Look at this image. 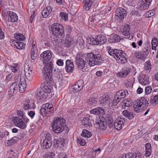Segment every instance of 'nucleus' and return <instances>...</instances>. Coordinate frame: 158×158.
<instances>
[{
  "label": "nucleus",
  "mask_w": 158,
  "mask_h": 158,
  "mask_svg": "<svg viewBox=\"0 0 158 158\" xmlns=\"http://www.w3.org/2000/svg\"><path fill=\"white\" fill-rule=\"evenodd\" d=\"M19 82L18 83H13L9 87L8 90L9 94L10 96H12L15 91H17L19 87V91L21 93L23 92L26 88V83L24 77L20 76L18 77Z\"/></svg>",
  "instance_id": "obj_1"
},
{
  "label": "nucleus",
  "mask_w": 158,
  "mask_h": 158,
  "mask_svg": "<svg viewBox=\"0 0 158 158\" xmlns=\"http://www.w3.org/2000/svg\"><path fill=\"white\" fill-rule=\"evenodd\" d=\"M106 49L109 54L113 56L118 63L124 64L127 62V60L125 57L126 54L122 50L112 49L110 46L106 47Z\"/></svg>",
  "instance_id": "obj_2"
},
{
  "label": "nucleus",
  "mask_w": 158,
  "mask_h": 158,
  "mask_svg": "<svg viewBox=\"0 0 158 158\" xmlns=\"http://www.w3.org/2000/svg\"><path fill=\"white\" fill-rule=\"evenodd\" d=\"M65 121L62 118H55L52 124L53 131L56 133H59L64 130L68 132L69 129L66 125H64Z\"/></svg>",
  "instance_id": "obj_3"
},
{
  "label": "nucleus",
  "mask_w": 158,
  "mask_h": 158,
  "mask_svg": "<svg viewBox=\"0 0 158 158\" xmlns=\"http://www.w3.org/2000/svg\"><path fill=\"white\" fill-rule=\"evenodd\" d=\"M86 59L89 65L91 66L94 65H100L103 62L101 55L98 54H94L90 52L87 54Z\"/></svg>",
  "instance_id": "obj_4"
},
{
  "label": "nucleus",
  "mask_w": 158,
  "mask_h": 158,
  "mask_svg": "<svg viewBox=\"0 0 158 158\" xmlns=\"http://www.w3.org/2000/svg\"><path fill=\"white\" fill-rule=\"evenodd\" d=\"M151 50L150 43L147 42L144 44L142 51L135 52V55L137 59L141 60H144L147 57Z\"/></svg>",
  "instance_id": "obj_5"
},
{
  "label": "nucleus",
  "mask_w": 158,
  "mask_h": 158,
  "mask_svg": "<svg viewBox=\"0 0 158 158\" xmlns=\"http://www.w3.org/2000/svg\"><path fill=\"white\" fill-rule=\"evenodd\" d=\"M53 62H50L48 63L45 64L42 71V75L44 79L47 81H50L51 80L52 71L54 69Z\"/></svg>",
  "instance_id": "obj_6"
},
{
  "label": "nucleus",
  "mask_w": 158,
  "mask_h": 158,
  "mask_svg": "<svg viewBox=\"0 0 158 158\" xmlns=\"http://www.w3.org/2000/svg\"><path fill=\"white\" fill-rule=\"evenodd\" d=\"M137 102L134 105V110L135 112L139 113L142 111L143 107H146L148 106V101L144 97H141L139 99H137Z\"/></svg>",
  "instance_id": "obj_7"
},
{
  "label": "nucleus",
  "mask_w": 158,
  "mask_h": 158,
  "mask_svg": "<svg viewBox=\"0 0 158 158\" xmlns=\"http://www.w3.org/2000/svg\"><path fill=\"white\" fill-rule=\"evenodd\" d=\"M52 34L55 36H62L64 34V30L63 26L59 23H54L51 27Z\"/></svg>",
  "instance_id": "obj_8"
},
{
  "label": "nucleus",
  "mask_w": 158,
  "mask_h": 158,
  "mask_svg": "<svg viewBox=\"0 0 158 158\" xmlns=\"http://www.w3.org/2000/svg\"><path fill=\"white\" fill-rule=\"evenodd\" d=\"M2 13L4 17H9L8 20L11 22L14 23L18 20V17L17 15L13 12L6 10L4 9L2 10Z\"/></svg>",
  "instance_id": "obj_9"
},
{
  "label": "nucleus",
  "mask_w": 158,
  "mask_h": 158,
  "mask_svg": "<svg viewBox=\"0 0 158 158\" xmlns=\"http://www.w3.org/2000/svg\"><path fill=\"white\" fill-rule=\"evenodd\" d=\"M33 66L31 64H26L24 66V71L25 76L26 79L29 81H31L33 78L32 73Z\"/></svg>",
  "instance_id": "obj_10"
},
{
  "label": "nucleus",
  "mask_w": 158,
  "mask_h": 158,
  "mask_svg": "<svg viewBox=\"0 0 158 158\" xmlns=\"http://www.w3.org/2000/svg\"><path fill=\"white\" fill-rule=\"evenodd\" d=\"M40 57L44 64L48 63V62H53L51 60L52 57V53L49 50H48L44 52L40 55Z\"/></svg>",
  "instance_id": "obj_11"
},
{
  "label": "nucleus",
  "mask_w": 158,
  "mask_h": 158,
  "mask_svg": "<svg viewBox=\"0 0 158 158\" xmlns=\"http://www.w3.org/2000/svg\"><path fill=\"white\" fill-rule=\"evenodd\" d=\"M126 15V11L124 9L119 8L116 9L115 18L118 21L120 22L123 20Z\"/></svg>",
  "instance_id": "obj_12"
},
{
  "label": "nucleus",
  "mask_w": 158,
  "mask_h": 158,
  "mask_svg": "<svg viewBox=\"0 0 158 158\" xmlns=\"http://www.w3.org/2000/svg\"><path fill=\"white\" fill-rule=\"evenodd\" d=\"M51 139V135L49 133L47 134L45 139L41 144V147L44 149L50 148L52 145Z\"/></svg>",
  "instance_id": "obj_13"
},
{
  "label": "nucleus",
  "mask_w": 158,
  "mask_h": 158,
  "mask_svg": "<svg viewBox=\"0 0 158 158\" xmlns=\"http://www.w3.org/2000/svg\"><path fill=\"white\" fill-rule=\"evenodd\" d=\"M12 121L17 126L20 128L24 129L26 127V125L24 121L19 117H14L13 118Z\"/></svg>",
  "instance_id": "obj_14"
},
{
  "label": "nucleus",
  "mask_w": 158,
  "mask_h": 158,
  "mask_svg": "<svg viewBox=\"0 0 158 158\" xmlns=\"http://www.w3.org/2000/svg\"><path fill=\"white\" fill-rule=\"evenodd\" d=\"M119 158H142V156L141 153L137 152L136 153L129 152L123 154Z\"/></svg>",
  "instance_id": "obj_15"
},
{
  "label": "nucleus",
  "mask_w": 158,
  "mask_h": 158,
  "mask_svg": "<svg viewBox=\"0 0 158 158\" xmlns=\"http://www.w3.org/2000/svg\"><path fill=\"white\" fill-rule=\"evenodd\" d=\"M130 29L129 25L125 24L124 26L123 29H121V33L124 38L129 39L131 37L130 31Z\"/></svg>",
  "instance_id": "obj_16"
},
{
  "label": "nucleus",
  "mask_w": 158,
  "mask_h": 158,
  "mask_svg": "<svg viewBox=\"0 0 158 158\" xmlns=\"http://www.w3.org/2000/svg\"><path fill=\"white\" fill-rule=\"evenodd\" d=\"M125 119L121 118H117L114 121V126L115 128L117 130H120L122 128V125L125 122Z\"/></svg>",
  "instance_id": "obj_17"
},
{
  "label": "nucleus",
  "mask_w": 158,
  "mask_h": 158,
  "mask_svg": "<svg viewBox=\"0 0 158 158\" xmlns=\"http://www.w3.org/2000/svg\"><path fill=\"white\" fill-rule=\"evenodd\" d=\"M131 69L128 66H125L122 69V71L117 74V76L121 78H124L130 73Z\"/></svg>",
  "instance_id": "obj_18"
},
{
  "label": "nucleus",
  "mask_w": 158,
  "mask_h": 158,
  "mask_svg": "<svg viewBox=\"0 0 158 158\" xmlns=\"http://www.w3.org/2000/svg\"><path fill=\"white\" fill-rule=\"evenodd\" d=\"M12 46L19 49H23L25 48V44L23 42L17 40H11L10 42Z\"/></svg>",
  "instance_id": "obj_19"
},
{
  "label": "nucleus",
  "mask_w": 158,
  "mask_h": 158,
  "mask_svg": "<svg viewBox=\"0 0 158 158\" xmlns=\"http://www.w3.org/2000/svg\"><path fill=\"white\" fill-rule=\"evenodd\" d=\"M84 82L82 80H79L76 84L73 86V90L77 92L81 90L83 88V84Z\"/></svg>",
  "instance_id": "obj_20"
},
{
  "label": "nucleus",
  "mask_w": 158,
  "mask_h": 158,
  "mask_svg": "<svg viewBox=\"0 0 158 158\" xmlns=\"http://www.w3.org/2000/svg\"><path fill=\"white\" fill-rule=\"evenodd\" d=\"M65 70L68 73H71L74 69V65L72 61L67 60L66 61Z\"/></svg>",
  "instance_id": "obj_21"
},
{
  "label": "nucleus",
  "mask_w": 158,
  "mask_h": 158,
  "mask_svg": "<svg viewBox=\"0 0 158 158\" xmlns=\"http://www.w3.org/2000/svg\"><path fill=\"white\" fill-rule=\"evenodd\" d=\"M96 40H97V45H100L105 44L107 41L106 36L103 35H99L96 36Z\"/></svg>",
  "instance_id": "obj_22"
},
{
  "label": "nucleus",
  "mask_w": 158,
  "mask_h": 158,
  "mask_svg": "<svg viewBox=\"0 0 158 158\" xmlns=\"http://www.w3.org/2000/svg\"><path fill=\"white\" fill-rule=\"evenodd\" d=\"M139 81L140 83L143 85L148 84L149 82L148 76L145 74H143L140 76L139 77Z\"/></svg>",
  "instance_id": "obj_23"
},
{
  "label": "nucleus",
  "mask_w": 158,
  "mask_h": 158,
  "mask_svg": "<svg viewBox=\"0 0 158 158\" xmlns=\"http://www.w3.org/2000/svg\"><path fill=\"white\" fill-rule=\"evenodd\" d=\"M76 61L79 69H84L86 62L82 58L77 57L76 58Z\"/></svg>",
  "instance_id": "obj_24"
},
{
  "label": "nucleus",
  "mask_w": 158,
  "mask_h": 158,
  "mask_svg": "<svg viewBox=\"0 0 158 158\" xmlns=\"http://www.w3.org/2000/svg\"><path fill=\"white\" fill-rule=\"evenodd\" d=\"M90 113L91 114L98 115L100 114L104 115L105 114L104 109L100 107L93 109L90 111Z\"/></svg>",
  "instance_id": "obj_25"
},
{
  "label": "nucleus",
  "mask_w": 158,
  "mask_h": 158,
  "mask_svg": "<svg viewBox=\"0 0 158 158\" xmlns=\"http://www.w3.org/2000/svg\"><path fill=\"white\" fill-rule=\"evenodd\" d=\"M93 0H83V9L86 11H88L91 8Z\"/></svg>",
  "instance_id": "obj_26"
},
{
  "label": "nucleus",
  "mask_w": 158,
  "mask_h": 158,
  "mask_svg": "<svg viewBox=\"0 0 158 158\" xmlns=\"http://www.w3.org/2000/svg\"><path fill=\"white\" fill-rule=\"evenodd\" d=\"M52 8L50 6H48L44 9L41 13L44 18H47L51 13Z\"/></svg>",
  "instance_id": "obj_27"
},
{
  "label": "nucleus",
  "mask_w": 158,
  "mask_h": 158,
  "mask_svg": "<svg viewBox=\"0 0 158 158\" xmlns=\"http://www.w3.org/2000/svg\"><path fill=\"white\" fill-rule=\"evenodd\" d=\"M101 19V16L99 14L92 15L89 19V23H90V21L92 23H97Z\"/></svg>",
  "instance_id": "obj_28"
},
{
  "label": "nucleus",
  "mask_w": 158,
  "mask_h": 158,
  "mask_svg": "<svg viewBox=\"0 0 158 158\" xmlns=\"http://www.w3.org/2000/svg\"><path fill=\"white\" fill-rule=\"evenodd\" d=\"M96 123L99 126L100 129L105 130L107 126L106 122L102 121L101 119H98L96 121Z\"/></svg>",
  "instance_id": "obj_29"
},
{
  "label": "nucleus",
  "mask_w": 158,
  "mask_h": 158,
  "mask_svg": "<svg viewBox=\"0 0 158 158\" xmlns=\"http://www.w3.org/2000/svg\"><path fill=\"white\" fill-rule=\"evenodd\" d=\"M81 123L82 124L86 127L92 126L91 121L88 117H84L81 121Z\"/></svg>",
  "instance_id": "obj_30"
},
{
  "label": "nucleus",
  "mask_w": 158,
  "mask_h": 158,
  "mask_svg": "<svg viewBox=\"0 0 158 158\" xmlns=\"http://www.w3.org/2000/svg\"><path fill=\"white\" fill-rule=\"evenodd\" d=\"M30 100L29 99H26L24 101L23 106V110H26L31 109V102Z\"/></svg>",
  "instance_id": "obj_31"
},
{
  "label": "nucleus",
  "mask_w": 158,
  "mask_h": 158,
  "mask_svg": "<svg viewBox=\"0 0 158 158\" xmlns=\"http://www.w3.org/2000/svg\"><path fill=\"white\" fill-rule=\"evenodd\" d=\"M38 50L37 48H32L31 51V58L32 60H35L36 59L38 55Z\"/></svg>",
  "instance_id": "obj_32"
},
{
  "label": "nucleus",
  "mask_w": 158,
  "mask_h": 158,
  "mask_svg": "<svg viewBox=\"0 0 158 158\" xmlns=\"http://www.w3.org/2000/svg\"><path fill=\"white\" fill-rule=\"evenodd\" d=\"M43 84H46L43 87L42 90H43L45 94H50L51 91V88H52L51 86L48 84L50 83L47 81L46 83H44Z\"/></svg>",
  "instance_id": "obj_33"
},
{
  "label": "nucleus",
  "mask_w": 158,
  "mask_h": 158,
  "mask_svg": "<svg viewBox=\"0 0 158 158\" xmlns=\"http://www.w3.org/2000/svg\"><path fill=\"white\" fill-rule=\"evenodd\" d=\"M45 96V93L42 89H39L36 91L35 97L37 98L40 99L42 97L44 98V97Z\"/></svg>",
  "instance_id": "obj_34"
},
{
  "label": "nucleus",
  "mask_w": 158,
  "mask_h": 158,
  "mask_svg": "<svg viewBox=\"0 0 158 158\" xmlns=\"http://www.w3.org/2000/svg\"><path fill=\"white\" fill-rule=\"evenodd\" d=\"M110 98L108 96L106 97L105 95L101 96L99 100V102L100 104H106L109 103Z\"/></svg>",
  "instance_id": "obj_35"
},
{
  "label": "nucleus",
  "mask_w": 158,
  "mask_h": 158,
  "mask_svg": "<svg viewBox=\"0 0 158 158\" xmlns=\"http://www.w3.org/2000/svg\"><path fill=\"white\" fill-rule=\"evenodd\" d=\"M123 115L129 119H132L134 117V115L131 112L128 111L127 110H124L123 112Z\"/></svg>",
  "instance_id": "obj_36"
},
{
  "label": "nucleus",
  "mask_w": 158,
  "mask_h": 158,
  "mask_svg": "<svg viewBox=\"0 0 158 158\" xmlns=\"http://www.w3.org/2000/svg\"><path fill=\"white\" fill-rule=\"evenodd\" d=\"M14 37L16 40L19 41H23L25 39V37L23 35L20 33H16L14 35Z\"/></svg>",
  "instance_id": "obj_37"
},
{
  "label": "nucleus",
  "mask_w": 158,
  "mask_h": 158,
  "mask_svg": "<svg viewBox=\"0 0 158 158\" xmlns=\"http://www.w3.org/2000/svg\"><path fill=\"white\" fill-rule=\"evenodd\" d=\"M54 145L57 146H60L63 144L64 141L62 139L60 138H54L53 140Z\"/></svg>",
  "instance_id": "obj_38"
},
{
  "label": "nucleus",
  "mask_w": 158,
  "mask_h": 158,
  "mask_svg": "<svg viewBox=\"0 0 158 158\" xmlns=\"http://www.w3.org/2000/svg\"><path fill=\"white\" fill-rule=\"evenodd\" d=\"M117 94L119 96L120 95L123 99L128 95V92L126 90H121L117 92Z\"/></svg>",
  "instance_id": "obj_39"
},
{
  "label": "nucleus",
  "mask_w": 158,
  "mask_h": 158,
  "mask_svg": "<svg viewBox=\"0 0 158 158\" xmlns=\"http://www.w3.org/2000/svg\"><path fill=\"white\" fill-rule=\"evenodd\" d=\"M110 38L111 41L110 42L111 43L118 42L121 40V37L119 35L115 34L113 35Z\"/></svg>",
  "instance_id": "obj_40"
},
{
  "label": "nucleus",
  "mask_w": 158,
  "mask_h": 158,
  "mask_svg": "<svg viewBox=\"0 0 158 158\" xmlns=\"http://www.w3.org/2000/svg\"><path fill=\"white\" fill-rule=\"evenodd\" d=\"M92 135L91 133L86 129L82 130L81 136L84 138H90Z\"/></svg>",
  "instance_id": "obj_41"
},
{
  "label": "nucleus",
  "mask_w": 158,
  "mask_h": 158,
  "mask_svg": "<svg viewBox=\"0 0 158 158\" xmlns=\"http://www.w3.org/2000/svg\"><path fill=\"white\" fill-rule=\"evenodd\" d=\"M18 138L17 137H14L12 139L8 140L7 143L9 146H11L16 143V140H17Z\"/></svg>",
  "instance_id": "obj_42"
},
{
  "label": "nucleus",
  "mask_w": 158,
  "mask_h": 158,
  "mask_svg": "<svg viewBox=\"0 0 158 158\" xmlns=\"http://www.w3.org/2000/svg\"><path fill=\"white\" fill-rule=\"evenodd\" d=\"M150 102L153 106H156L158 104V95H156L155 96L153 99H150Z\"/></svg>",
  "instance_id": "obj_43"
},
{
  "label": "nucleus",
  "mask_w": 158,
  "mask_h": 158,
  "mask_svg": "<svg viewBox=\"0 0 158 158\" xmlns=\"http://www.w3.org/2000/svg\"><path fill=\"white\" fill-rule=\"evenodd\" d=\"M152 64L150 61H148L145 63L144 64V70L146 71H150L152 68Z\"/></svg>",
  "instance_id": "obj_44"
},
{
  "label": "nucleus",
  "mask_w": 158,
  "mask_h": 158,
  "mask_svg": "<svg viewBox=\"0 0 158 158\" xmlns=\"http://www.w3.org/2000/svg\"><path fill=\"white\" fill-rule=\"evenodd\" d=\"M87 42L89 44L92 45H97V40H96V37L95 38L93 37H89L87 39Z\"/></svg>",
  "instance_id": "obj_45"
},
{
  "label": "nucleus",
  "mask_w": 158,
  "mask_h": 158,
  "mask_svg": "<svg viewBox=\"0 0 158 158\" xmlns=\"http://www.w3.org/2000/svg\"><path fill=\"white\" fill-rule=\"evenodd\" d=\"M44 108L45 109H50V110L51 111H50L51 113H54V108L53 107V105L52 104H50L48 103H46L45 105H44Z\"/></svg>",
  "instance_id": "obj_46"
},
{
  "label": "nucleus",
  "mask_w": 158,
  "mask_h": 158,
  "mask_svg": "<svg viewBox=\"0 0 158 158\" xmlns=\"http://www.w3.org/2000/svg\"><path fill=\"white\" fill-rule=\"evenodd\" d=\"M123 105H122V108H123L125 109L126 107H130L131 102L129 101L125 100L123 101Z\"/></svg>",
  "instance_id": "obj_47"
},
{
  "label": "nucleus",
  "mask_w": 158,
  "mask_h": 158,
  "mask_svg": "<svg viewBox=\"0 0 158 158\" xmlns=\"http://www.w3.org/2000/svg\"><path fill=\"white\" fill-rule=\"evenodd\" d=\"M54 154L52 152H49L46 154L43 158H54Z\"/></svg>",
  "instance_id": "obj_48"
},
{
  "label": "nucleus",
  "mask_w": 158,
  "mask_h": 158,
  "mask_svg": "<svg viewBox=\"0 0 158 158\" xmlns=\"http://www.w3.org/2000/svg\"><path fill=\"white\" fill-rule=\"evenodd\" d=\"M155 13V10L154 9L152 10L147 12L146 16L147 18L151 17L153 16Z\"/></svg>",
  "instance_id": "obj_49"
},
{
  "label": "nucleus",
  "mask_w": 158,
  "mask_h": 158,
  "mask_svg": "<svg viewBox=\"0 0 158 158\" xmlns=\"http://www.w3.org/2000/svg\"><path fill=\"white\" fill-rule=\"evenodd\" d=\"M52 40L53 44L57 45L60 42L59 40L58 39L57 36H55L54 37H51Z\"/></svg>",
  "instance_id": "obj_50"
},
{
  "label": "nucleus",
  "mask_w": 158,
  "mask_h": 158,
  "mask_svg": "<svg viewBox=\"0 0 158 158\" xmlns=\"http://www.w3.org/2000/svg\"><path fill=\"white\" fill-rule=\"evenodd\" d=\"M40 113L43 116H46V110L44 108V105L42 106L40 110Z\"/></svg>",
  "instance_id": "obj_51"
},
{
  "label": "nucleus",
  "mask_w": 158,
  "mask_h": 158,
  "mask_svg": "<svg viewBox=\"0 0 158 158\" xmlns=\"http://www.w3.org/2000/svg\"><path fill=\"white\" fill-rule=\"evenodd\" d=\"M150 5L147 4L145 3V2H142L140 8L143 10H146L148 8Z\"/></svg>",
  "instance_id": "obj_52"
},
{
  "label": "nucleus",
  "mask_w": 158,
  "mask_h": 158,
  "mask_svg": "<svg viewBox=\"0 0 158 158\" xmlns=\"http://www.w3.org/2000/svg\"><path fill=\"white\" fill-rule=\"evenodd\" d=\"M60 16L61 18L64 20H66L68 19V14L63 12H60Z\"/></svg>",
  "instance_id": "obj_53"
},
{
  "label": "nucleus",
  "mask_w": 158,
  "mask_h": 158,
  "mask_svg": "<svg viewBox=\"0 0 158 158\" xmlns=\"http://www.w3.org/2000/svg\"><path fill=\"white\" fill-rule=\"evenodd\" d=\"M96 102L95 99L94 97H92L89 100L88 102V103L89 104L91 105H93L94 104H95Z\"/></svg>",
  "instance_id": "obj_54"
},
{
  "label": "nucleus",
  "mask_w": 158,
  "mask_h": 158,
  "mask_svg": "<svg viewBox=\"0 0 158 158\" xmlns=\"http://www.w3.org/2000/svg\"><path fill=\"white\" fill-rule=\"evenodd\" d=\"M11 152L10 153V157L8 158H18V155L17 152H14L13 151L11 150Z\"/></svg>",
  "instance_id": "obj_55"
},
{
  "label": "nucleus",
  "mask_w": 158,
  "mask_h": 158,
  "mask_svg": "<svg viewBox=\"0 0 158 158\" xmlns=\"http://www.w3.org/2000/svg\"><path fill=\"white\" fill-rule=\"evenodd\" d=\"M152 90V87L151 86H148L145 88V92L146 94L148 95L151 92Z\"/></svg>",
  "instance_id": "obj_56"
},
{
  "label": "nucleus",
  "mask_w": 158,
  "mask_h": 158,
  "mask_svg": "<svg viewBox=\"0 0 158 158\" xmlns=\"http://www.w3.org/2000/svg\"><path fill=\"white\" fill-rule=\"evenodd\" d=\"M152 44L155 46H157L158 45V40L156 37H154L152 39Z\"/></svg>",
  "instance_id": "obj_57"
},
{
  "label": "nucleus",
  "mask_w": 158,
  "mask_h": 158,
  "mask_svg": "<svg viewBox=\"0 0 158 158\" xmlns=\"http://www.w3.org/2000/svg\"><path fill=\"white\" fill-rule=\"evenodd\" d=\"M17 114H18V116L19 117H21V118L22 119H25L24 117L25 116L23 114L22 111L21 110H18L17 111Z\"/></svg>",
  "instance_id": "obj_58"
},
{
  "label": "nucleus",
  "mask_w": 158,
  "mask_h": 158,
  "mask_svg": "<svg viewBox=\"0 0 158 158\" xmlns=\"http://www.w3.org/2000/svg\"><path fill=\"white\" fill-rule=\"evenodd\" d=\"M78 141L79 143L82 146H84L85 144V140L81 137L79 138L78 139Z\"/></svg>",
  "instance_id": "obj_59"
},
{
  "label": "nucleus",
  "mask_w": 158,
  "mask_h": 158,
  "mask_svg": "<svg viewBox=\"0 0 158 158\" xmlns=\"http://www.w3.org/2000/svg\"><path fill=\"white\" fill-rule=\"evenodd\" d=\"M65 40L66 42H68L69 44H72L73 40L68 35L66 37Z\"/></svg>",
  "instance_id": "obj_60"
},
{
  "label": "nucleus",
  "mask_w": 158,
  "mask_h": 158,
  "mask_svg": "<svg viewBox=\"0 0 158 158\" xmlns=\"http://www.w3.org/2000/svg\"><path fill=\"white\" fill-rule=\"evenodd\" d=\"M146 153L144 154V156L146 157H149L151 154L152 150L145 149Z\"/></svg>",
  "instance_id": "obj_61"
},
{
  "label": "nucleus",
  "mask_w": 158,
  "mask_h": 158,
  "mask_svg": "<svg viewBox=\"0 0 158 158\" xmlns=\"http://www.w3.org/2000/svg\"><path fill=\"white\" fill-rule=\"evenodd\" d=\"M12 75L11 74H8L6 77V79L5 81L7 82L11 80Z\"/></svg>",
  "instance_id": "obj_62"
},
{
  "label": "nucleus",
  "mask_w": 158,
  "mask_h": 158,
  "mask_svg": "<svg viewBox=\"0 0 158 158\" xmlns=\"http://www.w3.org/2000/svg\"><path fill=\"white\" fill-rule=\"evenodd\" d=\"M28 114L31 118H33L35 115V112L33 111H30L28 112Z\"/></svg>",
  "instance_id": "obj_63"
},
{
  "label": "nucleus",
  "mask_w": 158,
  "mask_h": 158,
  "mask_svg": "<svg viewBox=\"0 0 158 158\" xmlns=\"http://www.w3.org/2000/svg\"><path fill=\"white\" fill-rule=\"evenodd\" d=\"M63 60L61 59H59L56 61L57 64L59 66H62L64 64Z\"/></svg>",
  "instance_id": "obj_64"
}]
</instances>
